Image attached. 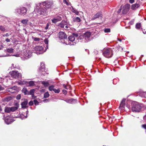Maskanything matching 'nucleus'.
Returning <instances> with one entry per match:
<instances>
[{
  "instance_id": "nucleus-1",
  "label": "nucleus",
  "mask_w": 146,
  "mask_h": 146,
  "mask_svg": "<svg viewBox=\"0 0 146 146\" xmlns=\"http://www.w3.org/2000/svg\"><path fill=\"white\" fill-rule=\"evenodd\" d=\"M39 5L37 4L36 9V12L39 14L45 16L47 15L48 13L47 9L44 7L39 6Z\"/></svg>"
},
{
  "instance_id": "nucleus-2",
  "label": "nucleus",
  "mask_w": 146,
  "mask_h": 146,
  "mask_svg": "<svg viewBox=\"0 0 146 146\" xmlns=\"http://www.w3.org/2000/svg\"><path fill=\"white\" fill-rule=\"evenodd\" d=\"M52 4V2L49 1L42 2L40 3H38V5H42L44 6L46 9L50 8Z\"/></svg>"
},
{
  "instance_id": "nucleus-3",
  "label": "nucleus",
  "mask_w": 146,
  "mask_h": 146,
  "mask_svg": "<svg viewBox=\"0 0 146 146\" xmlns=\"http://www.w3.org/2000/svg\"><path fill=\"white\" fill-rule=\"evenodd\" d=\"M141 109L140 105L137 103L134 104L132 107V110L133 111L139 112Z\"/></svg>"
},
{
  "instance_id": "nucleus-4",
  "label": "nucleus",
  "mask_w": 146,
  "mask_h": 146,
  "mask_svg": "<svg viewBox=\"0 0 146 146\" xmlns=\"http://www.w3.org/2000/svg\"><path fill=\"white\" fill-rule=\"evenodd\" d=\"M103 54L106 57L108 58L110 57L113 54L112 50L110 48L105 50L103 52Z\"/></svg>"
},
{
  "instance_id": "nucleus-5",
  "label": "nucleus",
  "mask_w": 146,
  "mask_h": 146,
  "mask_svg": "<svg viewBox=\"0 0 146 146\" xmlns=\"http://www.w3.org/2000/svg\"><path fill=\"white\" fill-rule=\"evenodd\" d=\"M11 76L15 78H18L21 77V74L19 73L18 71H12L10 72Z\"/></svg>"
},
{
  "instance_id": "nucleus-6",
  "label": "nucleus",
  "mask_w": 146,
  "mask_h": 146,
  "mask_svg": "<svg viewBox=\"0 0 146 146\" xmlns=\"http://www.w3.org/2000/svg\"><path fill=\"white\" fill-rule=\"evenodd\" d=\"M27 9L25 7H22L19 9L16 10V12L19 14L22 15L26 14L27 12Z\"/></svg>"
},
{
  "instance_id": "nucleus-7",
  "label": "nucleus",
  "mask_w": 146,
  "mask_h": 146,
  "mask_svg": "<svg viewBox=\"0 0 146 146\" xmlns=\"http://www.w3.org/2000/svg\"><path fill=\"white\" fill-rule=\"evenodd\" d=\"M130 8V5L126 4L123 7L122 13L123 14H126L129 11Z\"/></svg>"
},
{
  "instance_id": "nucleus-8",
  "label": "nucleus",
  "mask_w": 146,
  "mask_h": 146,
  "mask_svg": "<svg viewBox=\"0 0 146 146\" xmlns=\"http://www.w3.org/2000/svg\"><path fill=\"white\" fill-rule=\"evenodd\" d=\"M40 67L39 68V72L41 73L42 72L41 74H44L45 72L44 70L45 69V66L44 64L42 62L40 63Z\"/></svg>"
},
{
  "instance_id": "nucleus-9",
  "label": "nucleus",
  "mask_w": 146,
  "mask_h": 146,
  "mask_svg": "<svg viewBox=\"0 0 146 146\" xmlns=\"http://www.w3.org/2000/svg\"><path fill=\"white\" fill-rule=\"evenodd\" d=\"M102 12L100 11L97 13L92 18L93 20H94L96 18L100 17L101 19L102 18Z\"/></svg>"
},
{
  "instance_id": "nucleus-10",
  "label": "nucleus",
  "mask_w": 146,
  "mask_h": 146,
  "mask_svg": "<svg viewBox=\"0 0 146 146\" xmlns=\"http://www.w3.org/2000/svg\"><path fill=\"white\" fill-rule=\"evenodd\" d=\"M59 37V38L62 39H65L67 38V35L64 32H60L58 34Z\"/></svg>"
},
{
  "instance_id": "nucleus-11",
  "label": "nucleus",
  "mask_w": 146,
  "mask_h": 146,
  "mask_svg": "<svg viewBox=\"0 0 146 146\" xmlns=\"http://www.w3.org/2000/svg\"><path fill=\"white\" fill-rule=\"evenodd\" d=\"M126 99H123L121 101V103L120 104L119 106V108L121 110H123L124 108V106H125V102Z\"/></svg>"
},
{
  "instance_id": "nucleus-12",
  "label": "nucleus",
  "mask_w": 146,
  "mask_h": 146,
  "mask_svg": "<svg viewBox=\"0 0 146 146\" xmlns=\"http://www.w3.org/2000/svg\"><path fill=\"white\" fill-rule=\"evenodd\" d=\"M32 52L31 51H30L28 50H26L25 51H24V53L25 56L28 58L30 57L31 56V54Z\"/></svg>"
},
{
  "instance_id": "nucleus-13",
  "label": "nucleus",
  "mask_w": 146,
  "mask_h": 146,
  "mask_svg": "<svg viewBox=\"0 0 146 146\" xmlns=\"http://www.w3.org/2000/svg\"><path fill=\"white\" fill-rule=\"evenodd\" d=\"M16 87L14 86L8 88L7 90V91L11 93H13L16 92Z\"/></svg>"
},
{
  "instance_id": "nucleus-14",
  "label": "nucleus",
  "mask_w": 146,
  "mask_h": 146,
  "mask_svg": "<svg viewBox=\"0 0 146 146\" xmlns=\"http://www.w3.org/2000/svg\"><path fill=\"white\" fill-rule=\"evenodd\" d=\"M5 121L7 124H9L13 121L9 117H6L5 118Z\"/></svg>"
},
{
  "instance_id": "nucleus-15",
  "label": "nucleus",
  "mask_w": 146,
  "mask_h": 146,
  "mask_svg": "<svg viewBox=\"0 0 146 146\" xmlns=\"http://www.w3.org/2000/svg\"><path fill=\"white\" fill-rule=\"evenodd\" d=\"M28 102L27 100H25L22 103L21 105L22 108H26L28 107L27 106L28 104Z\"/></svg>"
},
{
  "instance_id": "nucleus-16",
  "label": "nucleus",
  "mask_w": 146,
  "mask_h": 146,
  "mask_svg": "<svg viewBox=\"0 0 146 146\" xmlns=\"http://www.w3.org/2000/svg\"><path fill=\"white\" fill-rule=\"evenodd\" d=\"M62 20V19L61 17L58 16L56 18H54L51 20L52 22L53 23H55L57 22L60 21Z\"/></svg>"
},
{
  "instance_id": "nucleus-17",
  "label": "nucleus",
  "mask_w": 146,
  "mask_h": 146,
  "mask_svg": "<svg viewBox=\"0 0 146 146\" xmlns=\"http://www.w3.org/2000/svg\"><path fill=\"white\" fill-rule=\"evenodd\" d=\"M66 101V102L69 103H71L72 104H73L76 102V100L72 98L67 100Z\"/></svg>"
},
{
  "instance_id": "nucleus-18",
  "label": "nucleus",
  "mask_w": 146,
  "mask_h": 146,
  "mask_svg": "<svg viewBox=\"0 0 146 146\" xmlns=\"http://www.w3.org/2000/svg\"><path fill=\"white\" fill-rule=\"evenodd\" d=\"M139 6L140 5L139 4H135L132 5L131 9L133 10L136 9L138 8Z\"/></svg>"
},
{
  "instance_id": "nucleus-19",
  "label": "nucleus",
  "mask_w": 146,
  "mask_h": 146,
  "mask_svg": "<svg viewBox=\"0 0 146 146\" xmlns=\"http://www.w3.org/2000/svg\"><path fill=\"white\" fill-rule=\"evenodd\" d=\"M22 91L23 93H24L25 95H29V91L27 90L26 88H23V89Z\"/></svg>"
},
{
  "instance_id": "nucleus-20",
  "label": "nucleus",
  "mask_w": 146,
  "mask_h": 146,
  "mask_svg": "<svg viewBox=\"0 0 146 146\" xmlns=\"http://www.w3.org/2000/svg\"><path fill=\"white\" fill-rule=\"evenodd\" d=\"M73 21L74 22H79L81 21V19L79 17H75L73 19Z\"/></svg>"
},
{
  "instance_id": "nucleus-21",
  "label": "nucleus",
  "mask_w": 146,
  "mask_h": 146,
  "mask_svg": "<svg viewBox=\"0 0 146 146\" xmlns=\"http://www.w3.org/2000/svg\"><path fill=\"white\" fill-rule=\"evenodd\" d=\"M91 35V33L90 32H87L84 34V36L85 37L88 38L90 37Z\"/></svg>"
},
{
  "instance_id": "nucleus-22",
  "label": "nucleus",
  "mask_w": 146,
  "mask_h": 146,
  "mask_svg": "<svg viewBox=\"0 0 146 146\" xmlns=\"http://www.w3.org/2000/svg\"><path fill=\"white\" fill-rule=\"evenodd\" d=\"M29 21L27 19H23L21 21V22L25 25H26L27 24V23Z\"/></svg>"
},
{
  "instance_id": "nucleus-23",
  "label": "nucleus",
  "mask_w": 146,
  "mask_h": 146,
  "mask_svg": "<svg viewBox=\"0 0 146 146\" xmlns=\"http://www.w3.org/2000/svg\"><path fill=\"white\" fill-rule=\"evenodd\" d=\"M35 85L34 82L32 81L29 82H28L27 86H33Z\"/></svg>"
},
{
  "instance_id": "nucleus-24",
  "label": "nucleus",
  "mask_w": 146,
  "mask_h": 146,
  "mask_svg": "<svg viewBox=\"0 0 146 146\" xmlns=\"http://www.w3.org/2000/svg\"><path fill=\"white\" fill-rule=\"evenodd\" d=\"M68 39L69 40L73 42L75 40V38L74 37L73 35H72L68 37Z\"/></svg>"
},
{
  "instance_id": "nucleus-25",
  "label": "nucleus",
  "mask_w": 146,
  "mask_h": 146,
  "mask_svg": "<svg viewBox=\"0 0 146 146\" xmlns=\"http://www.w3.org/2000/svg\"><path fill=\"white\" fill-rule=\"evenodd\" d=\"M5 111L7 113H9L11 111V108L9 107H6L5 109Z\"/></svg>"
},
{
  "instance_id": "nucleus-26",
  "label": "nucleus",
  "mask_w": 146,
  "mask_h": 146,
  "mask_svg": "<svg viewBox=\"0 0 146 146\" xmlns=\"http://www.w3.org/2000/svg\"><path fill=\"white\" fill-rule=\"evenodd\" d=\"M12 99V97L11 96L7 97L4 98V100L5 101H9Z\"/></svg>"
},
{
  "instance_id": "nucleus-27",
  "label": "nucleus",
  "mask_w": 146,
  "mask_h": 146,
  "mask_svg": "<svg viewBox=\"0 0 146 146\" xmlns=\"http://www.w3.org/2000/svg\"><path fill=\"white\" fill-rule=\"evenodd\" d=\"M35 91V90L34 89L31 90L30 92H29V95H33V94H34Z\"/></svg>"
},
{
  "instance_id": "nucleus-28",
  "label": "nucleus",
  "mask_w": 146,
  "mask_h": 146,
  "mask_svg": "<svg viewBox=\"0 0 146 146\" xmlns=\"http://www.w3.org/2000/svg\"><path fill=\"white\" fill-rule=\"evenodd\" d=\"M72 11L73 12L75 13L76 15H78L79 14L78 11L73 8H72Z\"/></svg>"
},
{
  "instance_id": "nucleus-29",
  "label": "nucleus",
  "mask_w": 146,
  "mask_h": 146,
  "mask_svg": "<svg viewBox=\"0 0 146 146\" xmlns=\"http://www.w3.org/2000/svg\"><path fill=\"white\" fill-rule=\"evenodd\" d=\"M37 50L41 51L43 49V48L42 46H38L36 48Z\"/></svg>"
},
{
  "instance_id": "nucleus-30",
  "label": "nucleus",
  "mask_w": 146,
  "mask_h": 146,
  "mask_svg": "<svg viewBox=\"0 0 146 146\" xmlns=\"http://www.w3.org/2000/svg\"><path fill=\"white\" fill-rule=\"evenodd\" d=\"M11 111H14L18 109V107H11Z\"/></svg>"
},
{
  "instance_id": "nucleus-31",
  "label": "nucleus",
  "mask_w": 146,
  "mask_h": 146,
  "mask_svg": "<svg viewBox=\"0 0 146 146\" xmlns=\"http://www.w3.org/2000/svg\"><path fill=\"white\" fill-rule=\"evenodd\" d=\"M63 86L64 88L67 90L70 88L71 87L69 85H66L65 84H64L63 85Z\"/></svg>"
},
{
  "instance_id": "nucleus-32",
  "label": "nucleus",
  "mask_w": 146,
  "mask_h": 146,
  "mask_svg": "<svg viewBox=\"0 0 146 146\" xmlns=\"http://www.w3.org/2000/svg\"><path fill=\"white\" fill-rule=\"evenodd\" d=\"M7 52L11 53L13 51V49L12 48H7Z\"/></svg>"
},
{
  "instance_id": "nucleus-33",
  "label": "nucleus",
  "mask_w": 146,
  "mask_h": 146,
  "mask_svg": "<svg viewBox=\"0 0 146 146\" xmlns=\"http://www.w3.org/2000/svg\"><path fill=\"white\" fill-rule=\"evenodd\" d=\"M42 84L43 85H44L45 87H47V86H48L49 84L48 82H45L44 81L42 82Z\"/></svg>"
},
{
  "instance_id": "nucleus-34",
  "label": "nucleus",
  "mask_w": 146,
  "mask_h": 146,
  "mask_svg": "<svg viewBox=\"0 0 146 146\" xmlns=\"http://www.w3.org/2000/svg\"><path fill=\"white\" fill-rule=\"evenodd\" d=\"M49 96V94L48 92H47L44 93V98H48Z\"/></svg>"
},
{
  "instance_id": "nucleus-35",
  "label": "nucleus",
  "mask_w": 146,
  "mask_h": 146,
  "mask_svg": "<svg viewBox=\"0 0 146 146\" xmlns=\"http://www.w3.org/2000/svg\"><path fill=\"white\" fill-rule=\"evenodd\" d=\"M141 27V23H137L136 25V27L137 29H139Z\"/></svg>"
},
{
  "instance_id": "nucleus-36",
  "label": "nucleus",
  "mask_w": 146,
  "mask_h": 146,
  "mask_svg": "<svg viewBox=\"0 0 146 146\" xmlns=\"http://www.w3.org/2000/svg\"><path fill=\"white\" fill-rule=\"evenodd\" d=\"M0 30L2 31H5V29L4 26H0Z\"/></svg>"
},
{
  "instance_id": "nucleus-37",
  "label": "nucleus",
  "mask_w": 146,
  "mask_h": 146,
  "mask_svg": "<svg viewBox=\"0 0 146 146\" xmlns=\"http://www.w3.org/2000/svg\"><path fill=\"white\" fill-rule=\"evenodd\" d=\"M28 82L24 80L21 81L20 82V84H26L27 86V85Z\"/></svg>"
},
{
  "instance_id": "nucleus-38",
  "label": "nucleus",
  "mask_w": 146,
  "mask_h": 146,
  "mask_svg": "<svg viewBox=\"0 0 146 146\" xmlns=\"http://www.w3.org/2000/svg\"><path fill=\"white\" fill-rule=\"evenodd\" d=\"M44 42L46 44V47H48V39L47 38H45L44 40Z\"/></svg>"
},
{
  "instance_id": "nucleus-39",
  "label": "nucleus",
  "mask_w": 146,
  "mask_h": 146,
  "mask_svg": "<svg viewBox=\"0 0 146 146\" xmlns=\"http://www.w3.org/2000/svg\"><path fill=\"white\" fill-rule=\"evenodd\" d=\"M54 86H53V85H52L51 86H50L49 87V89L50 91H52V90L53 91L54 89Z\"/></svg>"
},
{
  "instance_id": "nucleus-40",
  "label": "nucleus",
  "mask_w": 146,
  "mask_h": 146,
  "mask_svg": "<svg viewBox=\"0 0 146 146\" xmlns=\"http://www.w3.org/2000/svg\"><path fill=\"white\" fill-rule=\"evenodd\" d=\"M104 31L105 33L110 32V29L109 28H106L104 29Z\"/></svg>"
},
{
  "instance_id": "nucleus-41",
  "label": "nucleus",
  "mask_w": 146,
  "mask_h": 146,
  "mask_svg": "<svg viewBox=\"0 0 146 146\" xmlns=\"http://www.w3.org/2000/svg\"><path fill=\"white\" fill-rule=\"evenodd\" d=\"M53 91L55 93H58L60 92V90L59 89H56L54 88V89Z\"/></svg>"
},
{
  "instance_id": "nucleus-42",
  "label": "nucleus",
  "mask_w": 146,
  "mask_h": 146,
  "mask_svg": "<svg viewBox=\"0 0 146 146\" xmlns=\"http://www.w3.org/2000/svg\"><path fill=\"white\" fill-rule=\"evenodd\" d=\"M34 104L35 105H38L39 103L38 101L36 100H34Z\"/></svg>"
},
{
  "instance_id": "nucleus-43",
  "label": "nucleus",
  "mask_w": 146,
  "mask_h": 146,
  "mask_svg": "<svg viewBox=\"0 0 146 146\" xmlns=\"http://www.w3.org/2000/svg\"><path fill=\"white\" fill-rule=\"evenodd\" d=\"M11 34H9L8 33H7L6 34L3 35L2 36L3 37H8L9 36V35H10Z\"/></svg>"
},
{
  "instance_id": "nucleus-44",
  "label": "nucleus",
  "mask_w": 146,
  "mask_h": 146,
  "mask_svg": "<svg viewBox=\"0 0 146 146\" xmlns=\"http://www.w3.org/2000/svg\"><path fill=\"white\" fill-rule=\"evenodd\" d=\"M72 35H73L74 37L75 38V37H77L78 36V35L77 33H73L72 34Z\"/></svg>"
},
{
  "instance_id": "nucleus-45",
  "label": "nucleus",
  "mask_w": 146,
  "mask_h": 146,
  "mask_svg": "<svg viewBox=\"0 0 146 146\" xmlns=\"http://www.w3.org/2000/svg\"><path fill=\"white\" fill-rule=\"evenodd\" d=\"M50 101V99H47L44 100H43V102H49Z\"/></svg>"
},
{
  "instance_id": "nucleus-46",
  "label": "nucleus",
  "mask_w": 146,
  "mask_h": 146,
  "mask_svg": "<svg viewBox=\"0 0 146 146\" xmlns=\"http://www.w3.org/2000/svg\"><path fill=\"white\" fill-rule=\"evenodd\" d=\"M33 104V102L32 101H30L29 103V105L30 106H32Z\"/></svg>"
},
{
  "instance_id": "nucleus-47",
  "label": "nucleus",
  "mask_w": 146,
  "mask_h": 146,
  "mask_svg": "<svg viewBox=\"0 0 146 146\" xmlns=\"http://www.w3.org/2000/svg\"><path fill=\"white\" fill-rule=\"evenodd\" d=\"M21 96L20 94H19L16 96V98L17 100H19L21 99Z\"/></svg>"
},
{
  "instance_id": "nucleus-48",
  "label": "nucleus",
  "mask_w": 146,
  "mask_h": 146,
  "mask_svg": "<svg viewBox=\"0 0 146 146\" xmlns=\"http://www.w3.org/2000/svg\"><path fill=\"white\" fill-rule=\"evenodd\" d=\"M60 27H61V28H63L64 27V25L62 22L60 23Z\"/></svg>"
},
{
  "instance_id": "nucleus-49",
  "label": "nucleus",
  "mask_w": 146,
  "mask_h": 146,
  "mask_svg": "<svg viewBox=\"0 0 146 146\" xmlns=\"http://www.w3.org/2000/svg\"><path fill=\"white\" fill-rule=\"evenodd\" d=\"M62 92H63L64 94L65 95L67 94V91L65 90H62Z\"/></svg>"
},
{
  "instance_id": "nucleus-50",
  "label": "nucleus",
  "mask_w": 146,
  "mask_h": 146,
  "mask_svg": "<svg viewBox=\"0 0 146 146\" xmlns=\"http://www.w3.org/2000/svg\"><path fill=\"white\" fill-rule=\"evenodd\" d=\"M40 40L39 38H35L34 39V40L35 41H38Z\"/></svg>"
},
{
  "instance_id": "nucleus-51",
  "label": "nucleus",
  "mask_w": 146,
  "mask_h": 146,
  "mask_svg": "<svg viewBox=\"0 0 146 146\" xmlns=\"http://www.w3.org/2000/svg\"><path fill=\"white\" fill-rule=\"evenodd\" d=\"M142 127L146 129V124H143L142 125Z\"/></svg>"
},
{
  "instance_id": "nucleus-52",
  "label": "nucleus",
  "mask_w": 146,
  "mask_h": 146,
  "mask_svg": "<svg viewBox=\"0 0 146 146\" xmlns=\"http://www.w3.org/2000/svg\"><path fill=\"white\" fill-rule=\"evenodd\" d=\"M4 89V88L0 85V91L3 90Z\"/></svg>"
},
{
  "instance_id": "nucleus-53",
  "label": "nucleus",
  "mask_w": 146,
  "mask_h": 146,
  "mask_svg": "<svg viewBox=\"0 0 146 146\" xmlns=\"http://www.w3.org/2000/svg\"><path fill=\"white\" fill-rule=\"evenodd\" d=\"M5 41L7 42H9L10 41V40L8 38H6L5 39Z\"/></svg>"
},
{
  "instance_id": "nucleus-54",
  "label": "nucleus",
  "mask_w": 146,
  "mask_h": 146,
  "mask_svg": "<svg viewBox=\"0 0 146 146\" xmlns=\"http://www.w3.org/2000/svg\"><path fill=\"white\" fill-rule=\"evenodd\" d=\"M134 1V0H129V2L131 3H132Z\"/></svg>"
},
{
  "instance_id": "nucleus-55",
  "label": "nucleus",
  "mask_w": 146,
  "mask_h": 146,
  "mask_svg": "<svg viewBox=\"0 0 146 146\" xmlns=\"http://www.w3.org/2000/svg\"><path fill=\"white\" fill-rule=\"evenodd\" d=\"M121 9H122V8H121V7L120 9L117 11V13H120L121 12Z\"/></svg>"
},
{
  "instance_id": "nucleus-56",
  "label": "nucleus",
  "mask_w": 146,
  "mask_h": 146,
  "mask_svg": "<svg viewBox=\"0 0 146 146\" xmlns=\"http://www.w3.org/2000/svg\"><path fill=\"white\" fill-rule=\"evenodd\" d=\"M32 95V98L33 99L35 98L36 97V96H34V94H33V95Z\"/></svg>"
},
{
  "instance_id": "nucleus-57",
  "label": "nucleus",
  "mask_w": 146,
  "mask_h": 146,
  "mask_svg": "<svg viewBox=\"0 0 146 146\" xmlns=\"http://www.w3.org/2000/svg\"><path fill=\"white\" fill-rule=\"evenodd\" d=\"M63 2H65L67 5H68V2L66 1V0H64Z\"/></svg>"
},
{
  "instance_id": "nucleus-58",
  "label": "nucleus",
  "mask_w": 146,
  "mask_h": 146,
  "mask_svg": "<svg viewBox=\"0 0 146 146\" xmlns=\"http://www.w3.org/2000/svg\"><path fill=\"white\" fill-rule=\"evenodd\" d=\"M143 119L146 121V115H145L143 117Z\"/></svg>"
},
{
  "instance_id": "nucleus-59",
  "label": "nucleus",
  "mask_w": 146,
  "mask_h": 146,
  "mask_svg": "<svg viewBox=\"0 0 146 146\" xmlns=\"http://www.w3.org/2000/svg\"><path fill=\"white\" fill-rule=\"evenodd\" d=\"M48 24H47V26L45 27V29H47L48 28Z\"/></svg>"
},
{
  "instance_id": "nucleus-60",
  "label": "nucleus",
  "mask_w": 146,
  "mask_h": 146,
  "mask_svg": "<svg viewBox=\"0 0 146 146\" xmlns=\"http://www.w3.org/2000/svg\"><path fill=\"white\" fill-rule=\"evenodd\" d=\"M2 108L1 106L0 105V112L2 111Z\"/></svg>"
},
{
  "instance_id": "nucleus-61",
  "label": "nucleus",
  "mask_w": 146,
  "mask_h": 146,
  "mask_svg": "<svg viewBox=\"0 0 146 146\" xmlns=\"http://www.w3.org/2000/svg\"><path fill=\"white\" fill-rule=\"evenodd\" d=\"M143 33L144 34H145L146 33V31H145V32L143 31Z\"/></svg>"
},
{
  "instance_id": "nucleus-62",
  "label": "nucleus",
  "mask_w": 146,
  "mask_h": 146,
  "mask_svg": "<svg viewBox=\"0 0 146 146\" xmlns=\"http://www.w3.org/2000/svg\"><path fill=\"white\" fill-rule=\"evenodd\" d=\"M14 64H12V66H13V67L14 68H15V67L14 66Z\"/></svg>"
},
{
  "instance_id": "nucleus-63",
  "label": "nucleus",
  "mask_w": 146,
  "mask_h": 146,
  "mask_svg": "<svg viewBox=\"0 0 146 146\" xmlns=\"http://www.w3.org/2000/svg\"><path fill=\"white\" fill-rule=\"evenodd\" d=\"M118 40L120 42H121V39H118Z\"/></svg>"
},
{
  "instance_id": "nucleus-64",
  "label": "nucleus",
  "mask_w": 146,
  "mask_h": 146,
  "mask_svg": "<svg viewBox=\"0 0 146 146\" xmlns=\"http://www.w3.org/2000/svg\"><path fill=\"white\" fill-rule=\"evenodd\" d=\"M65 27V28H68V26H66Z\"/></svg>"
}]
</instances>
